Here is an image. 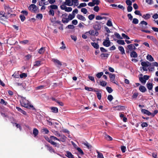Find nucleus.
I'll list each match as a JSON object with an SVG mask.
<instances>
[{
  "label": "nucleus",
  "mask_w": 158,
  "mask_h": 158,
  "mask_svg": "<svg viewBox=\"0 0 158 158\" xmlns=\"http://www.w3.org/2000/svg\"><path fill=\"white\" fill-rule=\"evenodd\" d=\"M46 140L52 144L56 147L57 145V143L54 142V141L58 140V138L54 136H51L50 138L46 137L45 138Z\"/></svg>",
  "instance_id": "1"
},
{
  "label": "nucleus",
  "mask_w": 158,
  "mask_h": 158,
  "mask_svg": "<svg viewBox=\"0 0 158 158\" xmlns=\"http://www.w3.org/2000/svg\"><path fill=\"white\" fill-rule=\"evenodd\" d=\"M29 9L31 11L35 13H38L39 12L38 7L34 4H32L30 6Z\"/></svg>",
  "instance_id": "2"
},
{
  "label": "nucleus",
  "mask_w": 158,
  "mask_h": 158,
  "mask_svg": "<svg viewBox=\"0 0 158 158\" xmlns=\"http://www.w3.org/2000/svg\"><path fill=\"white\" fill-rule=\"evenodd\" d=\"M21 103L22 106L26 108H28L29 107H33V106L30 105L28 101H27L24 98L22 99V101L21 102Z\"/></svg>",
  "instance_id": "3"
},
{
  "label": "nucleus",
  "mask_w": 158,
  "mask_h": 158,
  "mask_svg": "<svg viewBox=\"0 0 158 158\" xmlns=\"http://www.w3.org/2000/svg\"><path fill=\"white\" fill-rule=\"evenodd\" d=\"M60 8L62 10H64L66 12H70L72 10V8L71 7H67L64 4H63L60 5Z\"/></svg>",
  "instance_id": "4"
},
{
  "label": "nucleus",
  "mask_w": 158,
  "mask_h": 158,
  "mask_svg": "<svg viewBox=\"0 0 158 158\" xmlns=\"http://www.w3.org/2000/svg\"><path fill=\"white\" fill-rule=\"evenodd\" d=\"M151 64V63L148 62H143L141 63V64L143 66V69L144 71H147V68Z\"/></svg>",
  "instance_id": "5"
},
{
  "label": "nucleus",
  "mask_w": 158,
  "mask_h": 158,
  "mask_svg": "<svg viewBox=\"0 0 158 158\" xmlns=\"http://www.w3.org/2000/svg\"><path fill=\"white\" fill-rule=\"evenodd\" d=\"M52 61L58 67H60L62 65L61 62L57 59L53 58L52 59Z\"/></svg>",
  "instance_id": "6"
},
{
  "label": "nucleus",
  "mask_w": 158,
  "mask_h": 158,
  "mask_svg": "<svg viewBox=\"0 0 158 158\" xmlns=\"http://www.w3.org/2000/svg\"><path fill=\"white\" fill-rule=\"evenodd\" d=\"M110 42L108 37H107L106 39L103 41V45L106 47H109L110 45Z\"/></svg>",
  "instance_id": "7"
},
{
  "label": "nucleus",
  "mask_w": 158,
  "mask_h": 158,
  "mask_svg": "<svg viewBox=\"0 0 158 158\" xmlns=\"http://www.w3.org/2000/svg\"><path fill=\"white\" fill-rule=\"evenodd\" d=\"M147 23L144 21H142L140 22V23L139 24L141 26V29L143 28H147L146 26L147 25Z\"/></svg>",
  "instance_id": "8"
},
{
  "label": "nucleus",
  "mask_w": 158,
  "mask_h": 158,
  "mask_svg": "<svg viewBox=\"0 0 158 158\" xmlns=\"http://www.w3.org/2000/svg\"><path fill=\"white\" fill-rule=\"evenodd\" d=\"M96 24L94 26V28L96 30H99L101 28V25L97 22H96Z\"/></svg>",
  "instance_id": "9"
},
{
  "label": "nucleus",
  "mask_w": 158,
  "mask_h": 158,
  "mask_svg": "<svg viewBox=\"0 0 158 158\" xmlns=\"http://www.w3.org/2000/svg\"><path fill=\"white\" fill-rule=\"evenodd\" d=\"M7 19V17L5 15V13L3 12H0V19L5 20Z\"/></svg>",
  "instance_id": "10"
},
{
  "label": "nucleus",
  "mask_w": 158,
  "mask_h": 158,
  "mask_svg": "<svg viewBox=\"0 0 158 158\" xmlns=\"http://www.w3.org/2000/svg\"><path fill=\"white\" fill-rule=\"evenodd\" d=\"M60 137V139H59L58 138V140H57L59 141H61L63 142L65 141L67 138L64 135H61Z\"/></svg>",
  "instance_id": "11"
},
{
  "label": "nucleus",
  "mask_w": 158,
  "mask_h": 158,
  "mask_svg": "<svg viewBox=\"0 0 158 158\" xmlns=\"http://www.w3.org/2000/svg\"><path fill=\"white\" fill-rule=\"evenodd\" d=\"M67 15L66 14H65L62 15V16H63V17L62 19V22L64 23H67L69 21L68 18H65L64 17V16L66 17L67 16Z\"/></svg>",
  "instance_id": "12"
},
{
  "label": "nucleus",
  "mask_w": 158,
  "mask_h": 158,
  "mask_svg": "<svg viewBox=\"0 0 158 158\" xmlns=\"http://www.w3.org/2000/svg\"><path fill=\"white\" fill-rule=\"evenodd\" d=\"M109 76L110 81L116 84V83L114 81L115 78V74L112 73H110Z\"/></svg>",
  "instance_id": "13"
},
{
  "label": "nucleus",
  "mask_w": 158,
  "mask_h": 158,
  "mask_svg": "<svg viewBox=\"0 0 158 158\" xmlns=\"http://www.w3.org/2000/svg\"><path fill=\"white\" fill-rule=\"evenodd\" d=\"M127 48L131 51H134L135 50L136 48L132 44H130L127 46Z\"/></svg>",
  "instance_id": "14"
},
{
  "label": "nucleus",
  "mask_w": 158,
  "mask_h": 158,
  "mask_svg": "<svg viewBox=\"0 0 158 158\" xmlns=\"http://www.w3.org/2000/svg\"><path fill=\"white\" fill-rule=\"evenodd\" d=\"M141 112L142 113L146 114L148 116L151 115L152 113L150 112L149 111L143 109L141 110Z\"/></svg>",
  "instance_id": "15"
},
{
  "label": "nucleus",
  "mask_w": 158,
  "mask_h": 158,
  "mask_svg": "<svg viewBox=\"0 0 158 158\" xmlns=\"http://www.w3.org/2000/svg\"><path fill=\"white\" fill-rule=\"evenodd\" d=\"M77 18L79 19L82 21H85L86 20L85 18L83 15L78 14L77 15Z\"/></svg>",
  "instance_id": "16"
},
{
  "label": "nucleus",
  "mask_w": 158,
  "mask_h": 158,
  "mask_svg": "<svg viewBox=\"0 0 158 158\" xmlns=\"http://www.w3.org/2000/svg\"><path fill=\"white\" fill-rule=\"evenodd\" d=\"M65 1L64 2V5H66L68 6H73V4H72L71 2V0H65Z\"/></svg>",
  "instance_id": "17"
},
{
  "label": "nucleus",
  "mask_w": 158,
  "mask_h": 158,
  "mask_svg": "<svg viewBox=\"0 0 158 158\" xmlns=\"http://www.w3.org/2000/svg\"><path fill=\"white\" fill-rule=\"evenodd\" d=\"M147 87L149 90H152L153 88V84L151 83H148L147 84Z\"/></svg>",
  "instance_id": "18"
},
{
  "label": "nucleus",
  "mask_w": 158,
  "mask_h": 158,
  "mask_svg": "<svg viewBox=\"0 0 158 158\" xmlns=\"http://www.w3.org/2000/svg\"><path fill=\"white\" fill-rule=\"evenodd\" d=\"M58 6L55 5H51L48 7L49 9H51L52 10H56L58 9Z\"/></svg>",
  "instance_id": "19"
},
{
  "label": "nucleus",
  "mask_w": 158,
  "mask_h": 158,
  "mask_svg": "<svg viewBox=\"0 0 158 158\" xmlns=\"http://www.w3.org/2000/svg\"><path fill=\"white\" fill-rule=\"evenodd\" d=\"M139 90L142 92L144 93L146 92L147 89L146 88L143 86L141 85L139 88Z\"/></svg>",
  "instance_id": "20"
},
{
  "label": "nucleus",
  "mask_w": 158,
  "mask_h": 158,
  "mask_svg": "<svg viewBox=\"0 0 158 158\" xmlns=\"http://www.w3.org/2000/svg\"><path fill=\"white\" fill-rule=\"evenodd\" d=\"M118 49L122 54H125V50L123 47L122 46H119L118 47Z\"/></svg>",
  "instance_id": "21"
},
{
  "label": "nucleus",
  "mask_w": 158,
  "mask_h": 158,
  "mask_svg": "<svg viewBox=\"0 0 158 158\" xmlns=\"http://www.w3.org/2000/svg\"><path fill=\"white\" fill-rule=\"evenodd\" d=\"M66 156L69 158H73L74 157L72 154L69 151L66 152Z\"/></svg>",
  "instance_id": "22"
},
{
  "label": "nucleus",
  "mask_w": 158,
  "mask_h": 158,
  "mask_svg": "<svg viewBox=\"0 0 158 158\" xmlns=\"http://www.w3.org/2000/svg\"><path fill=\"white\" fill-rule=\"evenodd\" d=\"M131 57L136 58L137 57L138 55L135 52L133 51L131 53Z\"/></svg>",
  "instance_id": "23"
},
{
  "label": "nucleus",
  "mask_w": 158,
  "mask_h": 158,
  "mask_svg": "<svg viewBox=\"0 0 158 158\" xmlns=\"http://www.w3.org/2000/svg\"><path fill=\"white\" fill-rule=\"evenodd\" d=\"M72 4L74 6H77L79 4L78 0H71Z\"/></svg>",
  "instance_id": "24"
},
{
  "label": "nucleus",
  "mask_w": 158,
  "mask_h": 158,
  "mask_svg": "<svg viewBox=\"0 0 158 158\" xmlns=\"http://www.w3.org/2000/svg\"><path fill=\"white\" fill-rule=\"evenodd\" d=\"M91 44L94 48L96 49H98L99 48V45L96 43L92 42L91 43Z\"/></svg>",
  "instance_id": "25"
},
{
  "label": "nucleus",
  "mask_w": 158,
  "mask_h": 158,
  "mask_svg": "<svg viewBox=\"0 0 158 158\" xmlns=\"http://www.w3.org/2000/svg\"><path fill=\"white\" fill-rule=\"evenodd\" d=\"M147 59L150 61H154V58L151 55H148L147 56Z\"/></svg>",
  "instance_id": "26"
},
{
  "label": "nucleus",
  "mask_w": 158,
  "mask_h": 158,
  "mask_svg": "<svg viewBox=\"0 0 158 158\" xmlns=\"http://www.w3.org/2000/svg\"><path fill=\"white\" fill-rule=\"evenodd\" d=\"M147 38L152 40L153 42H156V40L153 36L151 35H148Z\"/></svg>",
  "instance_id": "27"
},
{
  "label": "nucleus",
  "mask_w": 158,
  "mask_h": 158,
  "mask_svg": "<svg viewBox=\"0 0 158 158\" xmlns=\"http://www.w3.org/2000/svg\"><path fill=\"white\" fill-rule=\"evenodd\" d=\"M75 17V15H73L72 14H69L68 16V19L69 20H71L73 18H74Z\"/></svg>",
  "instance_id": "28"
},
{
  "label": "nucleus",
  "mask_w": 158,
  "mask_h": 158,
  "mask_svg": "<svg viewBox=\"0 0 158 158\" xmlns=\"http://www.w3.org/2000/svg\"><path fill=\"white\" fill-rule=\"evenodd\" d=\"M38 132L39 131L36 128L34 129L33 134L35 137L36 136L38 135Z\"/></svg>",
  "instance_id": "29"
},
{
  "label": "nucleus",
  "mask_w": 158,
  "mask_h": 158,
  "mask_svg": "<svg viewBox=\"0 0 158 158\" xmlns=\"http://www.w3.org/2000/svg\"><path fill=\"white\" fill-rule=\"evenodd\" d=\"M106 17H102L99 15L96 16V19L97 20H102L103 19H106Z\"/></svg>",
  "instance_id": "30"
},
{
  "label": "nucleus",
  "mask_w": 158,
  "mask_h": 158,
  "mask_svg": "<svg viewBox=\"0 0 158 158\" xmlns=\"http://www.w3.org/2000/svg\"><path fill=\"white\" fill-rule=\"evenodd\" d=\"M150 15L149 14H146V15H143L142 16V17L145 19H147L150 18Z\"/></svg>",
  "instance_id": "31"
},
{
  "label": "nucleus",
  "mask_w": 158,
  "mask_h": 158,
  "mask_svg": "<svg viewBox=\"0 0 158 158\" xmlns=\"http://www.w3.org/2000/svg\"><path fill=\"white\" fill-rule=\"evenodd\" d=\"M51 109L53 112L57 113L58 111V109L56 107H52L51 108Z\"/></svg>",
  "instance_id": "32"
},
{
  "label": "nucleus",
  "mask_w": 158,
  "mask_h": 158,
  "mask_svg": "<svg viewBox=\"0 0 158 158\" xmlns=\"http://www.w3.org/2000/svg\"><path fill=\"white\" fill-rule=\"evenodd\" d=\"M117 42L118 44H119L120 45H123L125 44V42H124V41L123 40H118L117 41Z\"/></svg>",
  "instance_id": "33"
},
{
  "label": "nucleus",
  "mask_w": 158,
  "mask_h": 158,
  "mask_svg": "<svg viewBox=\"0 0 158 158\" xmlns=\"http://www.w3.org/2000/svg\"><path fill=\"white\" fill-rule=\"evenodd\" d=\"M139 80L143 84H145L146 82L145 79H144L143 77H139Z\"/></svg>",
  "instance_id": "34"
},
{
  "label": "nucleus",
  "mask_w": 158,
  "mask_h": 158,
  "mask_svg": "<svg viewBox=\"0 0 158 158\" xmlns=\"http://www.w3.org/2000/svg\"><path fill=\"white\" fill-rule=\"evenodd\" d=\"M86 4L85 2L81 3L80 4V5L78 6H77V8H80L82 7H85L86 6Z\"/></svg>",
  "instance_id": "35"
},
{
  "label": "nucleus",
  "mask_w": 158,
  "mask_h": 158,
  "mask_svg": "<svg viewBox=\"0 0 158 158\" xmlns=\"http://www.w3.org/2000/svg\"><path fill=\"white\" fill-rule=\"evenodd\" d=\"M83 144L85 146H86L89 149L90 148L92 147L91 145H90L87 142H83Z\"/></svg>",
  "instance_id": "36"
},
{
  "label": "nucleus",
  "mask_w": 158,
  "mask_h": 158,
  "mask_svg": "<svg viewBox=\"0 0 158 158\" xmlns=\"http://www.w3.org/2000/svg\"><path fill=\"white\" fill-rule=\"evenodd\" d=\"M92 1L94 4V6L95 5H98L100 2V1L99 0H93Z\"/></svg>",
  "instance_id": "37"
},
{
  "label": "nucleus",
  "mask_w": 158,
  "mask_h": 158,
  "mask_svg": "<svg viewBox=\"0 0 158 158\" xmlns=\"http://www.w3.org/2000/svg\"><path fill=\"white\" fill-rule=\"evenodd\" d=\"M81 11L85 14H86L88 12L87 10L85 8H82L81 9Z\"/></svg>",
  "instance_id": "38"
},
{
  "label": "nucleus",
  "mask_w": 158,
  "mask_h": 158,
  "mask_svg": "<svg viewBox=\"0 0 158 158\" xmlns=\"http://www.w3.org/2000/svg\"><path fill=\"white\" fill-rule=\"evenodd\" d=\"M103 73L102 72H101L97 73L96 74V76L98 78H99L103 75Z\"/></svg>",
  "instance_id": "39"
},
{
  "label": "nucleus",
  "mask_w": 158,
  "mask_h": 158,
  "mask_svg": "<svg viewBox=\"0 0 158 158\" xmlns=\"http://www.w3.org/2000/svg\"><path fill=\"white\" fill-rule=\"evenodd\" d=\"M106 25L108 26L111 27L112 26V23L110 20H108L107 22L106 23Z\"/></svg>",
  "instance_id": "40"
},
{
  "label": "nucleus",
  "mask_w": 158,
  "mask_h": 158,
  "mask_svg": "<svg viewBox=\"0 0 158 158\" xmlns=\"http://www.w3.org/2000/svg\"><path fill=\"white\" fill-rule=\"evenodd\" d=\"M105 138L108 140H112V138L109 135H106L105 136Z\"/></svg>",
  "instance_id": "41"
},
{
  "label": "nucleus",
  "mask_w": 158,
  "mask_h": 158,
  "mask_svg": "<svg viewBox=\"0 0 158 158\" xmlns=\"http://www.w3.org/2000/svg\"><path fill=\"white\" fill-rule=\"evenodd\" d=\"M138 23L139 20L137 19L136 18L133 19L132 21V23L135 24H137Z\"/></svg>",
  "instance_id": "42"
},
{
  "label": "nucleus",
  "mask_w": 158,
  "mask_h": 158,
  "mask_svg": "<svg viewBox=\"0 0 158 158\" xmlns=\"http://www.w3.org/2000/svg\"><path fill=\"white\" fill-rule=\"evenodd\" d=\"M126 3L129 6H131L132 5V2L130 0H127L126 1Z\"/></svg>",
  "instance_id": "43"
},
{
  "label": "nucleus",
  "mask_w": 158,
  "mask_h": 158,
  "mask_svg": "<svg viewBox=\"0 0 158 158\" xmlns=\"http://www.w3.org/2000/svg\"><path fill=\"white\" fill-rule=\"evenodd\" d=\"M107 99L110 101H111L113 99V98L112 95H109L108 96Z\"/></svg>",
  "instance_id": "44"
},
{
  "label": "nucleus",
  "mask_w": 158,
  "mask_h": 158,
  "mask_svg": "<svg viewBox=\"0 0 158 158\" xmlns=\"http://www.w3.org/2000/svg\"><path fill=\"white\" fill-rule=\"evenodd\" d=\"M106 89L107 91L109 93H111L112 91L113 90L111 88L109 87H107L106 88Z\"/></svg>",
  "instance_id": "45"
},
{
  "label": "nucleus",
  "mask_w": 158,
  "mask_h": 158,
  "mask_svg": "<svg viewBox=\"0 0 158 158\" xmlns=\"http://www.w3.org/2000/svg\"><path fill=\"white\" fill-rule=\"evenodd\" d=\"M99 10V7L97 6H94V11L98 12V11Z\"/></svg>",
  "instance_id": "46"
},
{
  "label": "nucleus",
  "mask_w": 158,
  "mask_h": 158,
  "mask_svg": "<svg viewBox=\"0 0 158 158\" xmlns=\"http://www.w3.org/2000/svg\"><path fill=\"white\" fill-rule=\"evenodd\" d=\"M48 130L46 128H44L42 130V132L44 134H48Z\"/></svg>",
  "instance_id": "47"
},
{
  "label": "nucleus",
  "mask_w": 158,
  "mask_h": 158,
  "mask_svg": "<svg viewBox=\"0 0 158 158\" xmlns=\"http://www.w3.org/2000/svg\"><path fill=\"white\" fill-rule=\"evenodd\" d=\"M94 18V15L93 14H91L88 16L89 19L90 20H92Z\"/></svg>",
  "instance_id": "48"
},
{
  "label": "nucleus",
  "mask_w": 158,
  "mask_h": 158,
  "mask_svg": "<svg viewBox=\"0 0 158 158\" xmlns=\"http://www.w3.org/2000/svg\"><path fill=\"white\" fill-rule=\"evenodd\" d=\"M20 18L22 22L24 21L25 19V17L23 15H21L20 16Z\"/></svg>",
  "instance_id": "49"
},
{
  "label": "nucleus",
  "mask_w": 158,
  "mask_h": 158,
  "mask_svg": "<svg viewBox=\"0 0 158 158\" xmlns=\"http://www.w3.org/2000/svg\"><path fill=\"white\" fill-rule=\"evenodd\" d=\"M138 95V94L137 93H135L133 94L132 96V97L133 98L135 99L136 98Z\"/></svg>",
  "instance_id": "50"
},
{
  "label": "nucleus",
  "mask_w": 158,
  "mask_h": 158,
  "mask_svg": "<svg viewBox=\"0 0 158 158\" xmlns=\"http://www.w3.org/2000/svg\"><path fill=\"white\" fill-rule=\"evenodd\" d=\"M75 27L73 25H68L66 28L68 29H73Z\"/></svg>",
  "instance_id": "51"
},
{
  "label": "nucleus",
  "mask_w": 158,
  "mask_h": 158,
  "mask_svg": "<svg viewBox=\"0 0 158 158\" xmlns=\"http://www.w3.org/2000/svg\"><path fill=\"white\" fill-rule=\"evenodd\" d=\"M20 77L21 78L25 77H27V75L25 73H23L20 75Z\"/></svg>",
  "instance_id": "52"
},
{
  "label": "nucleus",
  "mask_w": 158,
  "mask_h": 158,
  "mask_svg": "<svg viewBox=\"0 0 158 158\" xmlns=\"http://www.w3.org/2000/svg\"><path fill=\"white\" fill-rule=\"evenodd\" d=\"M85 90L89 91H93V88L88 87H85Z\"/></svg>",
  "instance_id": "53"
},
{
  "label": "nucleus",
  "mask_w": 158,
  "mask_h": 158,
  "mask_svg": "<svg viewBox=\"0 0 158 158\" xmlns=\"http://www.w3.org/2000/svg\"><path fill=\"white\" fill-rule=\"evenodd\" d=\"M98 158H104L102 153L98 152Z\"/></svg>",
  "instance_id": "54"
},
{
  "label": "nucleus",
  "mask_w": 158,
  "mask_h": 158,
  "mask_svg": "<svg viewBox=\"0 0 158 158\" xmlns=\"http://www.w3.org/2000/svg\"><path fill=\"white\" fill-rule=\"evenodd\" d=\"M132 10V7L131 6H128L127 7V10L128 12H131Z\"/></svg>",
  "instance_id": "55"
},
{
  "label": "nucleus",
  "mask_w": 158,
  "mask_h": 158,
  "mask_svg": "<svg viewBox=\"0 0 158 158\" xmlns=\"http://www.w3.org/2000/svg\"><path fill=\"white\" fill-rule=\"evenodd\" d=\"M49 13L50 15H52V16L54 15V11L50 9L49 10Z\"/></svg>",
  "instance_id": "56"
},
{
  "label": "nucleus",
  "mask_w": 158,
  "mask_h": 158,
  "mask_svg": "<svg viewBox=\"0 0 158 158\" xmlns=\"http://www.w3.org/2000/svg\"><path fill=\"white\" fill-rule=\"evenodd\" d=\"M152 64L153 66L158 67V63L157 62H153L152 63Z\"/></svg>",
  "instance_id": "57"
},
{
  "label": "nucleus",
  "mask_w": 158,
  "mask_h": 158,
  "mask_svg": "<svg viewBox=\"0 0 158 158\" xmlns=\"http://www.w3.org/2000/svg\"><path fill=\"white\" fill-rule=\"evenodd\" d=\"M100 85L103 86H105L106 85V83L104 81H101L100 82Z\"/></svg>",
  "instance_id": "58"
},
{
  "label": "nucleus",
  "mask_w": 158,
  "mask_h": 158,
  "mask_svg": "<svg viewBox=\"0 0 158 158\" xmlns=\"http://www.w3.org/2000/svg\"><path fill=\"white\" fill-rule=\"evenodd\" d=\"M89 79L91 81H93L94 82H95L94 77L93 76H88Z\"/></svg>",
  "instance_id": "59"
},
{
  "label": "nucleus",
  "mask_w": 158,
  "mask_h": 158,
  "mask_svg": "<svg viewBox=\"0 0 158 158\" xmlns=\"http://www.w3.org/2000/svg\"><path fill=\"white\" fill-rule=\"evenodd\" d=\"M152 17L154 19H157L158 18V14L156 13L152 15Z\"/></svg>",
  "instance_id": "60"
},
{
  "label": "nucleus",
  "mask_w": 158,
  "mask_h": 158,
  "mask_svg": "<svg viewBox=\"0 0 158 158\" xmlns=\"http://www.w3.org/2000/svg\"><path fill=\"white\" fill-rule=\"evenodd\" d=\"M94 30H90L88 32L85 33V34L89 33L90 35H93L94 34Z\"/></svg>",
  "instance_id": "61"
},
{
  "label": "nucleus",
  "mask_w": 158,
  "mask_h": 158,
  "mask_svg": "<svg viewBox=\"0 0 158 158\" xmlns=\"http://www.w3.org/2000/svg\"><path fill=\"white\" fill-rule=\"evenodd\" d=\"M142 127H147L148 126V124L146 123H143L141 125Z\"/></svg>",
  "instance_id": "62"
},
{
  "label": "nucleus",
  "mask_w": 158,
  "mask_h": 158,
  "mask_svg": "<svg viewBox=\"0 0 158 158\" xmlns=\"http://www.w3.org/2000/svg\"><path fill=\"white\" fill-rule=\"evenodd\" d=\"M71 39L74 41H76L77 40V38L76 36L73 35H71Z\"/></svg>",
  "instance_id": "63"
},
{
  "label": "nucleus",
  "mask_w": 158,
  "mask_h": 158,
  "mask_svg": "<svg viewBox=\"0 0 158 158\" xmlns=\"http://www.w3.org/2000/svg\"><path fill=\"white\" fill-rule=\"evenodd\" d=\"M134 13L136 15H138L140 16L142 15V14L139 10H136L135 11Z\"/></svg>",
  "instance_id": "64"
}]
</instances>
